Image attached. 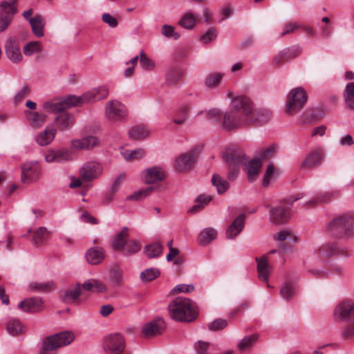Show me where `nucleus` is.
Here are the masks:
<instances>
[{"mask_svg":"<svg viewBox=\"0 0 354 354\" xmlns=\"http://www.w3.org/2000/svg\"><path fill=\"white\" fill-rule=\"evenodd\" d=\"M171 317L180 322H191L196 317V311L189 299L176 298L169 306Z\"/></svg>","mask_w":354,"mask_h":354,"instance_id":"f257e3e1","label":"nucleus"},{"mask_svg":"<svg viewBox=\"0 0 354 354\" xmlns=\"http://www.w3.org/2000/svg\"><path fill=\"white\" fill-rule=\"evenodd\" d=\"M104 116L111 124L124 122L128 116V109L119 100H111L104 105Z\"/></svg>","mask_w":354,"mask_h":354,"instance_id":"f03ea898","label":"nucleus"},{"mask_svg":"<svg viewBox=\"0 0 354 354\" xmlns=\"http://www.w3.org/2000/svg\"><path fill=\"white\" fill-rule=\"evenodd\" d=\"M330 232L346 237L354 236V218L344 215L334 219L328 225Z\"/></svg>","mask_w":354,"mask_h":354,"instance_id":"7ed1b4c3","label":"nucleus"},{"mask_svg":"<svg viewBox=\"0 0 354 354\" xmlns=\"http://www.w3.org/2000/svg\"><path fill=\"white\" fill-rule=\"evenodd\" d=\"M308 95L303 87H296L290 91L287 97L286 111L292 114L299 111L306 104Z\"/></svg>","mask_w":354,"mask_h":354,"instance_id":"20e7f679","label":"nucleus"},{"mask_svg":"<svg viewBox=\"0 0 354 354\" xmlns=\"http://www.w3.org/2000/svg\"><path fill=\"white\" fill-rule=\"evenodd\" d=\"M17 0L3 1L0 4V33L6 31L12 24L17 12L15 6Z\"/></svg>","mask_w":354,"mask_h":354,"instance_id":"39448f33","label":"nucleus"},{"mask_svg":"<svg viewBox=\"0 0 354 354\" xmlns=\"http://www.w3.org/2000/svg\"><path fill=\"white\" fill-rule=\"evenodd\" d=\"M103 173L102 165L95 161L84 163L79 171V176L85 183H89L99 178Z\"/></svg>","mask_w":354,"mask_h":354,"instance_id":"423d86ee","label":"nucleus"},{"mask_svg":"<svg viewBox=\"0 0 354 354\" xmlns=\"http://www.w3.org/2000/svg\"><path fill=\"white\" fill-rule=\"evenodd\" d=\"M334 317L336 319L354 324V301L351 299L340 301L334 310Z\"/></svg>","mask_w":354,"mask_h":354,"instance_id":"0eeeda50","label":"nucleus"},{"mask_svg":"<svg viewBox=\"0 0 354 354\" xmlns=\"http://www.w3.org/2000/svg\"><path fill=\"white\" fill-rule=\"evenodd\" d=\"M75 339L71 331H64L46 337L45 347L46 348H58L70 344Z\"/></svg>","mask_w":354,"mask_h":354,"instance_id":"6e6552de","label":"nucleus"},{"mask_svg":"<svg viewBox=\"0 0 354 354\" xmlns=\"http://www.w3.org/2000/svg\"><path fill=\"white\" fill-rule=\"evenodd\" d=\"M124 348V339L120 334H111L105 337L104 349L108 354H123Z\"/></svg>","mask_w":354,"mask_h":354,"instance_id":"1a4fd4ad","label":"nucleus"},{"mask_svg":"<svg viewBox=\"0 0 354 354\" xmlns=\"http://www.w3.org/2000/svg\"><path fill=\"white\" fill-rule=\"evenodd\" d=\"M44 160L48 163H64L73 160L71 152L66 148H50L44 153Z\"/></svg>","mask_w":354,"mask_h":354,"instance_id":"9d476101","label":"nucleus"},{"mask_svg":"<svg viewBox=\"0 0 354 354\" xmlns=\"http://www.w3.org/2000/svg\"><path fill=\"white\" fill-rule=\"evenodd\" d=\"M230 106L233 111L246 119L249 118L253 109L252 101L246 96L238 95L232 99Z\"/></svg>","mask_w":354,"mask_h":354,"instance_id":"9b49d317","label":"nucleus"},{"mask_svg":"<svg viewBox=\"0 0 354 354\" xmlns=\"http://www.w3.org/2000/svg\"><path fill=\"white\" fill-rule=\"evenodd\" d=\"M166 177L164 168L153 166L142 170L140 173L142 181L147 185H152L162 181Z\"/></svg>","mask_w":354,"mask_h":354,"instance_id":"f8f14e48","label":"nucleus"},{"mask_svg":"<svg viewBox=\"0 0 354 354\" xmlns=\"http://www.w3.org/2000/svg\"><path fill=\"white\" fill-rule=\"evenodd\" d=\"M223 127L230 131L248 124V119L239 113L232 111H226L223 116Z\"/></svg>","mask_w":354,"mask_h":354,"instance_id":"ddd939ff","label":"nucleus"},{"mask_svg":"<svg viewBox=\"0 0 354 354\" xmlns=\"http://www.w3.org/2000/svg\"><path fill=\"white\" fill-rule=\"evenodd\" d=\"M40 173L41 167L38 161H28L21 165V180L24 183L37 180Z\"/></svg>","mask_w":354,"mask_h":354,"instance_id":"4468645a","label":"nucleus"},{"mask_svg":"<svg viewBox=\"0 0 354 354\" xmlns=\"http://www.w3.org/2000/svg\"><path fill=\"white\" fill-rule=\"evenodd\" d=\"M5 51L7 57L13 63H19L23 59L19 40L16 37H10L5 44Z\"/></svg>","mask_w":354,"mask_h":354,"instance_id":"2eb2a0df","label":"nucleus"},{"mask_svg":"<svg viewBox=\"0 0 354 354\" xmlns=\"http://www.w3.org/2000/svg\"><path fill=\"white\" fill-rule=\"evenodd\" d=\"M165 328V322L161 318H156L142 326V335L145 337H152L160 335Z\"/></svg>","mask_w":354,"mask_h":354,"instance_id":"dca6fc26","label":"nucleus"},{"mask_svg":"<svg viewBox=\"0 0 354 354\" xmlns=\"http://www.w3.org/2000/svg\"><path fill=\"white\" fill-rule=\"evenodd\" d=\"M223 159L228 165L230 171L228 174L230 179L234 180L239 175V165L243 161V157L241 155H237L234 152L226 151L223 154Z\"/></svg>","mask_w":354,"mask_h":354,"instance_id":"f3484780","label":"nucleus"},{"mask_svg":"<svg viewBox=\"0 0 354 354\" xmlns=\"http://www.w3.org/2000/svg\"><path fill=\"white\" fill-rule=\"evenodd\" d=\"M109 88L105 86L94 88L80 96L82 104L103 100L109 95Z\"/></svg>","mask_w":354,"mask_h":354,"instance_id":"a211bd4d","label":"nucleus"},{"mask_svg":"<svg viewBox=\"0 0 354 354\" xmlns=\"http://www.w3.org/2000/svg\"><path fill=\"white\" fill-rule=\"evenodd\" d=\"M195 161L196 153L191 151L178 156L174 161V167L180 172L185 171L192 167Z\"/></svg>","mask_w":354,"mask_h":354,"instance_id":"6ab92c4d","label":"nucleus"},{"mask_svg":"<svg viewBox=\"0 0 354 354\" xmlns=\"http://www.w3.org/2000/svg\"><path fill=\"white\" fill-rule=\"evenodd\" d=\"M321 258H329L334 256L348 257V254L333 243H328L321 245L317 251Z\"/></svg>","mask_w":354,"mask_h":354,"instance_id":"aec40b11","label":"nucleus"},{"mask_svg":"<svg viewBox=\"0 0 354 354\" xmlns=\"http://www.w3.org/2000/svg\"><path fill=\"white\" fill-rule=\"evenodd\" d=\"M268 254H264L261 257H257L258 277L260 280L266 281L267 286L270 287L268 283L269 275L271 272V266L269 263Z\"/></svg>","mask_w":354,"mask_h":354,"instance_id":"412c9836","label":"nucleus"},{"mask_svg":"<svg viewBox=\"0 0 354 354\" xmlns=\"http://www.w3.org/2000/svg\"><path fill=\"white\" fill-rule=\"evenodd\" d=\"M56 133L57 129L55 127L47 126L35 136V140L41 147L49 145L54 140Z\"/></svg>","mask_w":354,"mask_h":354,"instance_id":"4be33fe9","label":"nucleus"},{"mask_svg":"<svg viewBox=\"0 0 354 354\" xmlns=\"http://www.w3.org/2000/svg\"><path fill=\"white\" fill-rule=\"evenodd\" d=\"M271 113L268 110L263 109H252L249 116L248 124H261L269 120Z\"/></svg>","mask_w":354,"mask_h":354,"instance_id":"5701e85b","label":"nucleus"},{"mask_svg":"<svg viewBox=\"0 0 354 354\" xmlns=\"http://www.w3.org/2000/svg\"><path fill=\"white\" fill-rule=\"evenodd\" d=\"M289 212L282 206L275 207L270 212V221L274 224H281L286 222L289 218Z\"/></svg>","mask_w":354,"mask_h":354,"instance_id":"b1692460","label":"nucleus"},{"mask_svg":"<svg viewBox=\"0 0 354 354\" xmlns=\"http://www.w3.org/2000/svg\"><path fill=\"white\" fill-rule=\"evenodd\" d=\"M245 225V215L241 214L234 218L226 230V236L229 239H234L242 231Z\"/></svg>","mask_w":354,"mask_h":354,"instance_id":"393cba45","label":"nucleus"},{"mask_svg":"<svg viewBox=\"0 0 354 354\" xmlns=\"http://www.w3.org/2000/svg\"><path fill=\"white\" fill-rule=\"evenodd\" d=\"M24 115L28 124L34 129H39L46 122V115L37 111L26 110Z\"/></svg>","mask_w":354,"mask_h":354,"instance_id":"a878e982","label":"nucleus"},{"mask_svg":"<svg viewBox=\"0 0 354 354\" xmlns=\"http://www.w3.org/2000/svg\"><path fill=\"white\" fill-rule=\"evenodd\" d=\"M324 151L317 149L312 151L307 158L301 163L300 167L302 169L312 168L318 165L324 158Z\"/></svg>","mask_w":354,"mask_h":354,"instance_id":"bb28decb","label":"nucleus"},{"mask_svg":"<svg viewBox=\"0 0 354 354\" xmlns=\"http://www.w3.org/2000/svg\"><path fill=\"white\" fill-rule=\"evenodd\" d=\"M18 306L25 312L35 313L42 309L43 302L39 297H32L21 301Z\"/></svg>","mask_w":354,"mask_h":354,"instance_id":"cd10ccee","label":"nucleus"},{"mask_svg":"<svg viewBox=\"0 0 354 354\" xmlns=\"http://www.w3.org/2000/svg\"><path fill=\"white\" fill-rule=\"evenodd\" d=\"M245 171L247 173L248 178L250 182L254 181L261 168V162L259 158H255L244 163Z\"/></svg>","mask_w":354,"mask_h":354,"instance_id":"c85d7f7f","label":"nucleus"},{"mask_svg":"<svg viewBox=\"0 0 354 354\" xmlns=\"http://www.w3.org/2000/svg\"><path fill=\"white\" fill-rule=\"evenodd\" d=\"M339 194L337 189H332L320 193L316 198L310 199L306 202V205H316L323 203H327L336 198Z\"/></svg>","mask_w":354,"mask_h":354,"instance_id":"c756f323","label":"nucleus"},{"mask_svg":"<svg viewBox=\"0 0 354 354\" xmlns=\"http://www.w3.org/2000/svg\"><path fill=\"white\" fill-rule=\"evenodd\" d=\"M29 23L32 31L36 37H42L44 35V30L46 26V20L42 15H35L31 19H29Z\"/></svg>","mask_w":354,"mask_h":354,"instance_id":"7c9ffc66","label":"nucleus"},{"mask_svg":"<svg viewBox=\"0 0 354 354\" xmlns=\"http://www.w3.org/2000/svg\"><path fill=\"white\" fill-rule=\"evenodd\" d=\"M85 257L89 264L97 265L104 259V250L99 247L91 248L86 251Z\"/></svg>","mask_w":354,"mask_h":354,"instance_id":"2f4dec72","label":"nucleus"},{"mask_svg":"<svg viewBox=\"0 0 354 354\" xmlns=\"http://www.w3.org/2000/svg\"><path fill=\"white\" fill-rule=\"evenodd\" d=\"M6 329L7 333L13 337L24 333L26 330L24 325L17 318H10L6 324Z\"/></svg>","mask_w":354,"mask_h":354,"instance_id":"473e14b6","label":"nucleus"},{"mask_svg":"<svg viewBox=\"0 0 354 354\" xmlns=\"http://www.w3.org/2000/svg\"><path fill=\"white\" fill-rule=\"evenodd\" d=\"M297 292V283L292 281H288L281 285L279 294L283 299L290 301L296 295Z\"/></svg>","mask_w":354,"mask_h":354,"instance_id":"72a5a7b5","label":"nucleus"},{"mask_svg":"<svg viewBox=\"0 0 354 354\" xmlns=\"http://www.w3.org/2000/svg\"><path fill=\"white\" fill-rule=\"evenodd\" d=\"M55 121L59 130L64 131L68 129L74 124L73 116L68 112H63L59 114Z\"/></svg>","mask_w":354,"mask_h":354,"instance_id":"f704fd0d","label":"nucleus"},{"mask_svg":"<svg viewBox=\"0 0 354 354\" xmlns=\"http://www.w3.org/2000/svg\"><path fill=\"white\" fill-rule=\"evenodd\" d=\"M217 237V231L213 227L204 228L199 234L198 241L201 245H205L210 243Z\"/></svg>","mask_w":354,"mask_h":354,"instance_id":"c9c22d12","label":"nucleus"},{"mask_svg":"<svg viewBox=\"0 0 354 354\" xmlns=\"http://www.w3.org/2000/svg\"><path fill=\"white\" fill-rule=\"evenodd\" d=\"M129 229L127 227L122 228V230L118 233L112 240V247L114 250L121 251L124 248L127 239L128 237Z\"/></svg>","mask_w":354,"mask_h":354,"instance_id":"e433bc0d","label":"nucleus"},{"mask_svg":"<svg viewBox=\"0 0 354 354\" xmlns=\"http://www.w3.org/2000/svg\"><path fill=\"white\" fill-rule=\"evenodd\" d=\"M225 74L221 72H213L209 73L205 80V85L209 89L218 87L222 82Z\"/></svg>","mask_w":354,"mask_h":354,"instance_id":"4c0bfd02","label":"nucleus"},{"mask_svg":"<svg viewBox=\"0 0 354 354\" xmlns=\"http://www.w3.org/2000/svg\"><path fill=\"white\" fill-rule=\"evenodd\" d=\"M198 19V15L197 14L188 12L181 17L179 24L185 29L192 30L194 28Z\"/></svg>","mask_w":354,"mask_h":354,"instance_id":"58836bf2","label":"nucleus"},{"mask_svg":"<svg viewBox=\"0 0 354 354\" xmlns=\"http://www.w3.org/2000/svg\"><path fill=\"white\" fill-rule=\"evenodd\" d=\"M112 286H118L122 282L121 269L116 265L112 266L109 270V276L106 278Z\"/></svg>","mask_w":354,"mask_h":354,"instance_id":"ea45409f","label":"nucleus"},{"mask_svg":"<svg viewBox=\"0 0 354 354\" xmlns=\"http://www.w3.org/2000/svg\"><path fill=\"white\" fill-rule=\"evenodd\" d=\"M42 107L45 111L49 113H57L64 110L62 98L46 101L43 104Z\"/></svg>","mask_w":354,"mask_h":354,"instance_id":"a19ab883","label":"nucleus"},{"mask_svg":"<svg viewBox=\"0 0 354 354\" xmlns=\"http://www.w3.org/2000/svg\"><path fill=\"white\" fill-rule=\"evenodd\" d=\"M257 339L258 336L257 335H246L239 342L237 347L241 351H249L257 343Z\"/></svg>","mask_w":354,"mask_h":354,"instance_id":"79ce46f5","label":"nucleus"},{"mask_svg":"<svg viewBox=\"0 0 354 354\" xmlns=\"http://www.w3.org/2000/svg\"><path fill=\"white\" fill-rule=\"evenodd\" d=\"M344 98L346 107L354 111V82L346 84Z\"/></svg>","mask_w":354,"mask_h":354,"instance_id":"37998d69","label":"nucleus"},{"mask_svg":"<svg viewBox=\"0 0 354 354\" xmlns=\"http://www.w3.org/2000/svg\"><path fill=\"white\" fill-rule=\"evenodd\" d=\"M182 77L181 71L176 68L169 69L165 75V82L169 86H174L178 84Z\"/></svg>","mask_w":354,"mask_h":354,"instance_id":"c03bdc74","label":"nucleus"},{"mask_svg":"<svg viewBox=\"0 0 354 354\" xmlns=\"http://www.w3.org/2000/svg\"><path fill=\"white\" fill-rule=\"evenodd\" d=\"M122 157L127 161L139 160L143 158L146 152L143 149H136L135 150L124 149L121 151Z\"/></svg>","mask_w":354,"mask_h":354,"instance_id":"a18cd8bd","label":"nucleus"},{"mask_svg":"<svg viewBox=\"0 0 354 354\" xmlns=\"http://www.w3.org/2000/svg\"><path fill=\"white\" fill-rule=\"evenodd\" d=\"M129 136L133 140H142L149 136V130L143 125L136 126L129 129Z\"/></svg>","mask_w":354,"mask_h":354,"instance_id":"49530a36","label":"nucleus"},{"mask_svg":"<svg viewBox=\"0 0 354 354\" xmlns=\"http://www.w3.org/2000/svg\"><path fill=\"white\" fill-rule=\"evenodd\" d=\"M279 176V173L277 169H274L272 163L267 166L266 172L264 174L263 184L265 187H268L270 183L274 182Z\"/></svg>","mask_w":354,"mask_h":354,"instance_id":"de8ad7c7","label":"nucleus"},{"mask_svg":"<svg viewBox=\"0 0 354 354\" xmlns=\"http://www.w3.org/2000/svg\"><path fill=\"white\" fill-rule=\"evenodd\" d=\"M212 200V197L207 194H201L195 200V205L189 209L190 212H197L202 209Z\"/></svg>","mask_w":354,"mask_h":354,"instance_id":"09e8293b","label":"nucleus"},{"mask_svg":"<svg viewBox=\"0 0 354 354\" xmlns=\"http://www.w3.org/2000/svg\"><path fill=\"white\" fill-rule=\"evenodd\" d=\"M189 113L188 106H180L174 115L173 122L176 124H183L187 120Z\"/></svg>","mask_w":354,"mask_h":354,"instance_id":"8fccbe9b","label":"nucleus"},{"mask_svg":"<svg viewBox=\"0 0 354 354\" xmlns=\"http://www.w3.org/2000/svg\"><path fill=\"white\" fill-rule=\"evenodd\" d=\"M162 252V246L159 243H151L145 248V253L150 259L159 257Z\"/></svg>","mask_w":354,"mask_h":354,"instance_id":"3c124183","label":"nucleus"},{"mask_svg":"<svg viewBox=\"0 0 354 354\" xmlns=\"http://www.w3.org/2000/svg\"><path fill=\"white\" fill-rule=\"evenodd\" d=\"M212 182L213 185L216 187L217 192L220 194L225 193L229 188L228 182L218 175H214Z\"/></svg>","mask_w":354,"mask_h":354,"instance_id":"603ef678","label":"nucleus"},{"mask_svg":"<svg viewBox=\"0 0 354 354\" xmlns=\"http://www.w3.org/2000/svg\"><path fill=\"white\" fill-rule=\"evenodd\" d=\"M82 287L80 283L75 286L69 288L65 292L64 297L66 301L70 302L75 301L81 294Z\"/></svg>","mask_w":354,"mask_h":354,"instance_id":"864d4df0","label":"nucleus"},{"mask_svg":"<svg viewBox=\"0 0 354 354\" xmlns=\"http://www.w3.org/2000/svg\"><path fill=\"white\" fill-rule=\"evenodd\" d=\"M48 231L45 227H39L33 234V241L36 245H40L42 244L46 240H47L48 236Z\"/></svg>","mask_w":354,"mask_h":354,"instance_id":"5fc2aeb1","label":"nucleus"},{"mask_svg":"<svg viewBox=\"0 0 354 354\" xmlns=\"http://www.w3.org/2000/svg\"><path fill=\"white\" fill-rule=\"evenodd\" d=\"M274 240L280 242L285 241L295 242L297 240V236L292 233V232L286 230H281L274 234Z\"/></svg>","mask_w":354,"mask_h":354,"instance_id":"6e6d98bb","label":"nucleus"},{"mask_svg":"<svg viewBox=\"0 0 354 354\" xmlns=\"http://www.w3.org/2000/svg\"><path fill=\"white\" fill-rule=\"evenodd\" d=\"M153 190V188L151 187L141 189L127 196V199L129 201H140L151 194Z\"/></svg>","mask_w":354,"mask_h":354,"instance_id":"4d7b16f0","label":"nucleus"},{"mask_svg":"<svg viewBox=\"0 0 354 354\" xmlns=\"http://www.w3.org/2000/svg\"><path fill=\"white\" fill-rule=\"evenodd\" d=\"M160 274V271L157 268H151L143 270L140 274V279L142 281L147 282L153 280Z\"/></svg>","mask_w":354,"mask_h":354,"instance_id":"13d9d810","label":"nucleus"},{"mask_svg":"<svg viewBox=\"0 0 354 354\" xmlns=\"http://www.w3.org/2000/svg\"><path fill=\"white\" fill-rule=\"evenodd\" d=\"M140 64L145 71H152L156 66L155 62L143 50L140 53Z\"/></svg>","mask_w":354,"mask_h":354,"instance_id":"bf43d9fd","label":"nucleus"},{"mask_svg":"<svg viewBox=\"0 0 354 354\" xmlns=\"http://www.w3.org/2000/svg\"><path fill=\"white\" fill-rule=\"evenodd\" d=\"M64 110L72 106H79L82 104L80 96L69 95L62 98Z\"/></svg>","mask_w":354,"mask_h":354,"instance_id":"052dcab7","label":"nucleus"},{"mask_svg":"<svg viewBox=\"0 0 354 354\" xmlns=\"http://www.w3.org/2000/svg\"><path fill=\"white\" fill-rule=\"evenodd\" d=\"M141 248V244L137 240H131L127 242L122 250L126 255H131L138 252Z\"/></svg>","mask_w":354,"mask_h":354,"instance_id":"680f3d73","label":"nucleus"},{"mask_svg":"<svg viewBox=\"0 0 354 354\" xmlns=\"http://www.w3.org/2000/svg\"><path fill=\"white\" fill-rule=\"evenodd\" d=\"M54 283L52 281L48 282H35L30 284V288L35 291H47L54 287Z\"/></svg>","mask_w":354,"mask_h":354,"instance_id":"e2e57ef3","label":"nucleus"},{"mask_svg":"<svg viewBox=\"0 0 354 354\" xmlns=\"http://www.w3.org/2000/svg\"><path fill=\"white\" fill-rule=\"evenodd\" d=\"M41 50L39 41H32L26 44L24 53L26 56H31L34 53H39Z\"/></svg>","mask_w":354,"mask_h":354,"instance_id":"0e129e2a","label":"nucleus"},{"mask_svg":"<svg viewBox=\"0 0 354 354\" xmlns=\"http://www.w3.org/2000/svg\"><path fill=\"white\" fill-rule=\"evenodd\" d=\"M161 33L167 38H173L174 39L180 38V34L175 31L174 26L170 25H163L161 28Z\"/></svg>","mask_w":354,"mask_h":354,"instance_id":"69168bd1","label":"nucleus"},{"mask_svg":"<svg viewBox=\"0 0 354 354\" xmlns=\"http://www.w3.org/2000/svg\"><path fill=\"white\" fill-rule=\"evenodd\" d=\"M278 151V147L275 145H271L267 147H265L261 150L259 153V156L263 159L269 158L273 157Z\"/></svg>","mask_w":354,"mask_h":354,"instance_id":"338daca9","label":"nucleus"},{"mask_svg":"<svg viewBox=\"0 0 354 354\" xmlns=\"http://www.w3.org/2000/svg\"><path fill=\"white\" fill-rule=\"evenodd\" d=\"M217 36L216 29L214 28H209L207 32L203 34L200 37V41L205 44H207L214 41Z\"/></svg>","mask_w":354,"mask_h":354,"instance_id":"774afa93","label":"nucleus"}]
</instances>
